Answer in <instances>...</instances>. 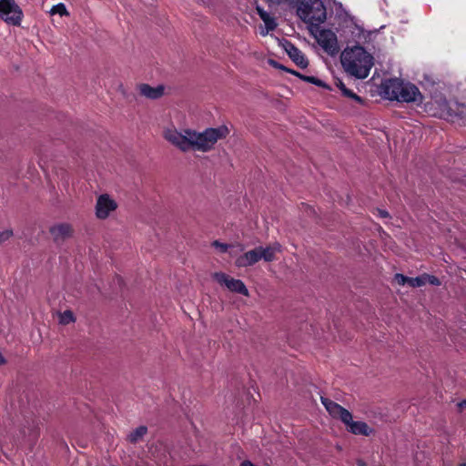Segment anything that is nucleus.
<instances>
[{"instance_id": "1", "label": "nucleus", "mask_w": 466, "mask_h": 466, "mask_svg": "<svg viewBox=\"0 0 466 466\" xmlns=\"http://www.w3.org/2000/svg\"><path fill=\"white\" fill-rule=\"evenodd\" d=\"M340 62L349 75L364 79L369 76L374 65V58L364 47L353 46L342 51Z\"/></svg>"}, {"instance_id": "2", "label": "nucleus", "mask_w": 466, "mask_h": 466, "mask_svg": "<svg viewBox=\"0 0 466 466\" xmlns=\"http://www.w3.org/2000/svg\"><path fill=\"white\" fill-rule=\"evenodd\" d=\"M228 134L229 129L224 125L208 127L201 132L191 129V151L209 152L215 148L219 140L225 139Z\"/></svg>"}, {"instance_id": "3", "label": "nucleus", "mask_w": 466, "mask_h": 466, "mask_svg": "<svg viewBox=\"0 0 466 466\" xmlns=\"http://www.w3.org/2000/svg\"><path fill=\"white\" fill-rule=\"evenodd\" d=\"M383 93L389 99H395L401 102L422 101V95L419 88L410 83H403L398 79H390L383 84Z\"/></svg>"}, {"instance_id": "4", "label": "nucleus", "mask_w": 466, "mask_h": 466, "mask_svg": "<svg viewBox=\"0 0 466 466\" xmlns=\"http://www.w3.org/2000/svg\"><path fill=\"white\" fill-rule=\"evenodd\" d=\"M298 15L307 24L318 25L326 20L327 13L321 0H301Z\"/></svg>"}, {"instance_id": "5", "label": "nucleus", "mask_w": 466, "mask_h": 466, "mask_svg": "<svg viewBox=\"0 0 466 466\" xmlns=\"http://www.w3.org/2000/svg\"><path fill=\"white\" fill-rule=\"evenodd\" d=\"M162 135L165 140L181 152L191 151V128L178 130L175 127H168L163 130Z\"/></svg>"}, {"instance_id": "6", "label": "nucleus", "mask_w": 466, "mask_h": 466, "mask_svg": "<svg viewBox=\"0 0 466 466\" xmlns=\"http://www.w3.org/2000/svg\"><path fill=\"white\" fill-rule=\"evenodd\" d=\"M212 278L229 291L249 297V291L242 280L234 279L223 272H215Z\"/></svg>"}, {"instance_id": "7", "label": "nucleus", "mask_w": 466, "mask_h": 466, "mask_svg": "<svg viewBox=\"0 0 466 466\" xmlns=\"http://www.w3.org/2000/svg\"><path fill=\"white\" fill-rule=\"evenodd\" d=\"M118 208L117 202L108 194H102L97 197L95 206L96 217L98 219H106Z\"/></svg>"}, {"instance_id": "8", "label": "nucleus", "mask_w": 466, "mask_h": 466, "mask_svg": "<svg viewBox=\"0 0 466 466\" xmlns=\"http://www.w3.org/2000/svg\"><path fill=\"white\" fill-rule=\"evenodd\" d=\"M5 7L0 11V18L11 25H20L23 18V11L15 0L5 2Z\"/></svg>"}, {"instance_id": "9", "label": "nucleus", "mask_w": 466, "mask_h": 466, "mask_svg": "<svg viewBox=\"0 0 466 466\" xmlns=\"http://www.w3.org/2000/svg\"><path fill=\"white\" fill-rule=\"evenodd\" d=\"M5 7L0 11V18L11 25H20L23 18V11L15 0L5 2Z\"/></svg>"}, {"instance_id": "10", "label": "nucleus", "mask_w": 466, "mask_h": 466, "mask_svg": "<svg viewBox=\"0 0 466 466\" xmlns=\"http://www.w3.org/2000/svg\"><path fill=\"white\" fill-rule=\"evenodd\" d=\"M318 44L330 56H335L339 51L337 35L331 30H320L316 36Z\"/></svg>"}, {"instance_id": "11", "label": "nucleus", "mask_w": 466, "mask_h": 466, "mask_svg": "<svg viewBox=\"0 0 466 466\" xmlns=\"http://www.w3.org/2000/svg\"><path fill=\"white\" fill-rule=\"evenodd\" d=\"M49 233L56 245L63 244L66 240L73 238L74 228L69 223H56L49 228Z\"/></svg>"}, {"instance_id": "12", "label": "nucleus", "mask_w": 466, "mask_h": 466, "mask_svg": "<svg viewBox=\"0 0 466 466\" xmlns=\"http://www.w3.org/2000/svg\"><path fill=\"white\" fill-rule=\"evenodd\" d=\"M320 400L330 416L339 419L343 423L349 422L351 413L348 410L328 398L321 397Z\"/></svg>"}, {"instance_id": "13", "label": "nucleus", "mask_w": 466, "mask_h": 466, "mask_svg": "<svg viewBox=\"0 0 466 466\" xmlns=\"http://www.w3.org/2000/svg\"><path fill=\"white\" fill-rule=\"evenodd\" d=\"M138 94L147 99H157L164 96L165 87L162 85L151 86L148 84H139L137 86Z\"/></svg>"}, {"instance_id": "14", "label": "nucleus", "mask_w": 466, "mask_h": 466, "mask_svg": "<svg viewBox=\"0 0 466 466\" xmlns=\"http://www.w3.org/2000/svg\"><path fill=\"white\" fill-rule=\"evenodd\" d=\"M350 432L355 435L370 436L373 433V430L364 421H354L352 415L349 422H344Z\"/></svg>"}, {"instance_id": "15", "label": "nucleus", "mask_w": 466, "mask_h": 466, "mask_svg": "<svg viewBox=\"0 0 466 466\" xmlns=\"http://www.w3.org/2000/svg\"><path fill=\"white\" fill-rule=\"evenodd\" d=\"M285 50L289 56L301 68L308 66L309 62L302 52L297 48L293 44L286 42Z\"/></svg>"}, {"instance_id": "16", "label": "nucleus", "mask_w": 466, "mask_h": 466, "mask_svg": "<svg viewBox=\"0 0 466 466\" xmlns=\"http://www.w3.org/2000/svg\"><path fill=\"white\" fill-rule=\"evenodd\" d=\"M282 251V247L279 242H274L268 246H261V255L263 261L272 262L276 260L277 254Z\"/></svg>"}, {"instance_id": "17", "label": "nucleus", "mask_w": 466, "mask_h": 466, "mask_svg": "<svg viewBox=\"0 0 466 466\" xmlns=\"http://www.w3.org/2000/svg\"><path fill=\"white\" fill-rule=\"evenodd\" d=\"M258 263L257 251L250 249L237 258L235 265L238 268H248Z\"/></svg>"}, {"instance_id": "18", "label": "nucleus", "mask_w": 466, "mask_h": 466, "mask_svg": "<svg viewBox=\"0 0 466 466\" xmlns=\"http://www.w3.org/2000/svg\"><path fill=\"white\" fill-rule=\"evenodd\" d=\"M257 11L266 26L265 30L262 29L260 34L266 35L269 31H273L277 27V23L275 19L261 7L258 6Z\"/></svg>"}, {"instance_id": "19", "label": "nucleus", "mask_w": 466, "mask_h": 466, "mask_svg": "<svg viewBox=\"0 0 466 466\" xmlns=\"http://www.w3.org/2000/svg\"><path fill=\"white\" fill-rule=\"evenodd\" d=\"M270 63H271L272 65H274L276 67H279V68H280V69H282V70L288 71V72H289V73H291V74H293V75L297 76L298 77H299L300 79H302V80H304V81H306V82L312 83V84H314V85H316V86H325L324 82H323L322 80L319 79V78H316V77H314V76H303V75H301L300 73L296 72V71H294V70H289V69H287V68H286L285 66H278V64H277L276 62L272 61V60L270 61Z\"/></svg>"}, {"instance_id": "20", "label": "nucleus", "mask_w": 466, "mask_h": 466, "mask_svg": "<svg viewBox=\"0 0 466 466\" xmlns=\"http://www.w3.org/2000/svg\"><path fill=\"white\" fill-rule=\"evenodd\" d=\"M147 433V428L146 426H139L128 434L127 441L131 443H137L140 441Z\"/></svg>"}, {"instance_id": "21", "label": "nucleus", "mask_w": 466, "mask_h": 466, "mask_svg": "<svg viewBox=\"0 0 466 466\" xmlns=\"http://www.w3.org/2000/svg\"><path fill=\"white\" fill-rule=\"evenodd\" d=\"M336 86L337 87L339 88V90L345 96L352 98L360 104L363 102L362 98L356 95L355 93H353L351 90L348 89L341 80H337Z\"/></svg>"}, {"instance_id": "22", "label": "nucleus", "mask_w": 466, "mask_h": 466, "mask_svg": "<svg viewBox=\"0 0 466 466\" xmlns=\"http://www.w3.org/2000/svg\"><path fill=\"white\" fill-rule=\"evenodd\" d=\"M59 323L62 325H68L76 321V318L71 310H65L58 314Z\"/></svg>"}, {"instance_id": "23", "label": "nucleus", "mask_w": 466, "mask_h": 466, "mask_svg": "<svg viewBox=\"0 0 466 466\" xmlns=\"http://www.w3.org/2000/svg\"><path fill=\"white\" fill-rule=\"evenodd\" d=\"M49 14L51 15H59L60 16H69L70 15L65 4L63 3L53 5L49 11Z\"/></svg>"}, {"instance_id": "24", "label": "nucleus", "mask_w": 466, "mask_h": 466, "mask_svg": "<svg viewBox=\"0 0 466 466\" xmlns=\"http://www.w3.org/2000/svg\"><path fill=\"white\" fill-rule=\"evenodd\" d=\"M408 285L412 288L424 286L422 275L416 278H408Z\"/></svg>"}, {"instance_id": "25", "label": "nucleus", "mask_w": 466, "mask_h": 466, "mask_svg": "<svg viewBox=\"0 0 466 466\" xmlns=\"http://www.w3.org/2000/svg\"><path fill=\"white\" fill-rule=\"evenodd\" d=\"M422 278H423L424 285L426 283H430V284L434 285V286H440L441 285L440 279L438 278H436L435 276L429 275V274H422Z\"/></svg>"}, {"instance_id": "26", "label": "nucleus", "mask_w": 466, "mask_h": 466, "mask_svg": "<svg viewBox=\"0 0 466 466\" xmlns=\"http://www.w3.org/2000/svg\"><path fill=\"white\" fill-rule=\"evenodd\" d=\"M12 229H5L4 231H0V245L10 239L13 236Z\"/></svg>"}, {"instance_id": "27", "label": "nucleus", "mask_w": 466, "mask_h": 466, "mask_svg": "<svg viewBox=\"0 0 466 466\" xmlns=\"http://www.w3.org/2000/svg\"><path fill=\"white\" fill-rule=\"evenodd\" d=\"M212 247L218 248L221 253H226L230 246L226 243L219 242L218 240H215L212 242Z\"/></svg>"}, {"instance_id": "28", "label": "nucleus", "mask_w": 466, "mask_h": 466, "mask_svg": "<svg viewBox=\"0 0 466 466\" xmlns=\"http://www.w3.org/2000/svg\"><path fill=\"white\" fill-rule=\"evenodd\" d=\"M408 278L409 277H406L400 273H397L395 274L394 276V279L395 281L400 285V286H404L406 284H408Z\"/></svg>"}, {"instance_id": "29", "label": "nucleus", "mask_w": 466, "mask_h": 466, "mask_svg": "<svg viewBox=\"0 0 466 466\" xmlns=\"http://www.w3.org/2000/svg\"><path fill=\"white\" fill-rule=\"evenodd\" d=\"M254 250L257 251L258 262L260 261V260H263L262 255H261V246H258V247L254 248Z\"/></svg>"}, {"instance_id": "30", "label": "nucleus", "mask_w": 466, "mask_h": 466, "mask_svg": "<svg viewBox=\"0 0 466 466\" xmlns=\"http://www.w3.org/2000/svg\"><path fill=\"white\" fill-rule=\"evenodd\" d=\"M378 212H379V215L381 218H388L389 217V213L386 210L379 209Z\"/></svg>"}, {"instance_id": "31", "label": "nucleus", "mask_w": 466, "mask_h": 466, "mask_svg": "<svg viewBox=\"0 0 466 466\" xmlns=\"http://www.w3.org/2000/svg\"><path fill=\"white\" fill-rule=\"evenodd\" d=\"M459 407L461 409H466V400H462L461 402L459 403Z\"/></svg>"}, {"instance_id": "32", "label": "nucleus", "mask_w": 466, "mask_h": 466, "mask_svg": "<svg viewBox=\"0 0 466 466\" xmlns=\"http://www.w3.org/2000/svg\"><path fill=\"white\" fill-rule=\"evenodd\" d=\"M357 465H358V466H366V463H365V461H362V460H358V461H357Z\"/></svg>"}, {"instance_id": "33", "label": "nucleus", "mask_w": 466, "mask_h": 466, "mask_svg": "<svg viewBox=\"0 0 466 466\" xmlns=\"http://www.w3.org/2000/svg\"><path fill=\"white\" fill-rule=\"evenodd\" d=\"M459 466H466V463H461Z\"/></svg>"}]
</instances>
